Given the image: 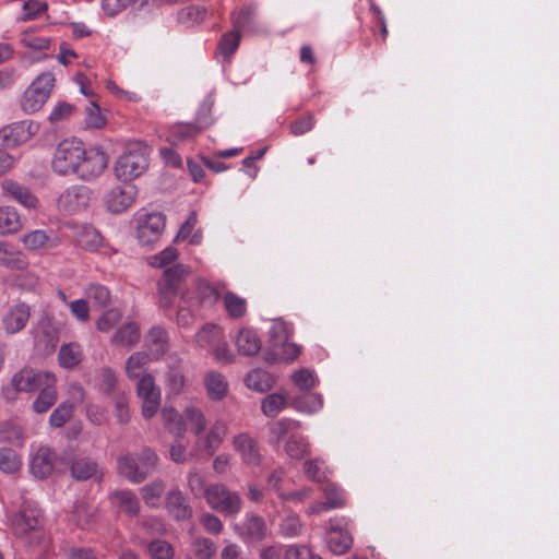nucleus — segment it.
Returning <instances> with one entry per match:
<instances>
[{"instance_id": "obj_11", "label": "nucleus", "mask_w": 559, "mask_h": 559, "mask_svg": "<svg viewBox=\"0 0 559 559\" xmlns=\"http://www.w3.org/2000/svg\"><path fill=\"white\" fill-rule=\"evenodd\" d=\"M108 166V156L99 147H84V157L80 162L75 176L84 181L99 177Z\"/></svg>"}, {"instance_id": "obj_58", "label": "nucleus", "mask_w": 559, "mask_h": 559, "mask_svg": "<svg viewBox=\"0 0 559 559\" xmlns=\"http://www.w3.org/2000/svg\"><path fill=\"white\" fill-rule=\"evenodd\" d=\"M294 384L301 391H310L316 386L318 379L313 370L300 369L292 374Z\"/></svg>"}, {"instance_id": "obj_7", "label": "nucleus", "mask_w": 559, "mask_h": 559, "mask_svg": "<svg viewBox=\"0 0 559 559\" xmlns=\"http://www.w3.org/2000/svg\"><path fill=\"white\" fill-rule=\"evenodd\" d=\"M56 383L55 373L32 367H23L11 378V386L15 393H34Z\"/></svg>"}, {"instance_id": "obj_56", "label": "nucleus", "mask_w": 559, "mask_h": 559, "mask_svg": "<svg viewBox=\"0 0 559 559\" xmlns=\"http://www.w3.org/2000/svg\"><path fill=\"white\" fill-rule=\"evenodd\" d=\"M85 295L98 308L107 306L110 300L109 289L100 284L90 285L85 290Z\"/></svg>"}, {"instance_id": "obj_22", "label": "nucleus", "mask_w": 559, "mask_h": 559, "mask_svg": "<svg viewBox=\"0 0 559 559\" xmlns=\"http://www.w3.org/2000/svg\"><path fill=\"white\" fill-rule=\"evenodd\" d=\"M21 242L28 251L48 250L58 246V238L51 231L34 229L21 237Z\"/></svg>"}, {"instance_id": "obj_15", "label": "nucleus", "mask_w": 559, "mask_h": 559, "mask_svg": "<svg viewBox=\"0 0 559 559\" xmlns=\"http://www.w3.org/2000/svg\"><path fill=\"white\" fill-rule=\"evenodd\" d=\"M165 228V216L162 213H151L139 219L136 235L139 241L148 246L158 240Z\"/></svg>"}, {"instance_id": "obj_14", "label": "nucleus", "mask_w": 559, "mask_h": 559, "mask_svg": "<svg viewBox=\"0 0 559 559\" xmlns=\"http://www.w3.org/2000/svg\"><path fill=\"white\" fill-rule=\"evenodd\" d=\"M91 200V190L85 186H72L66 189L57 199L58 209L67 214L84 210Z\"/></svg>"}, {"instance_id": "obj_47", "label": "nucleus", "mask_w": 559, "mask_h": 559, "mask_svg": "<svg viewBox=\"0 0 559 559\" xmlns=\"http://www.w3.org/2000/svg\"><path fill=\"white\" fill-rule=\"evenodd\" d=\"M323 401L319 394H304L293 400V407L302 413L312 414L320 411Z\"/></svg>"}, {"instance_id": "obj_38", "label": "nucleus", "mask_w": 559, "mask_h": 559, "mask_svg": "<svg viewBox=\"0 0 559 559\" xmlns=\"http://www.w3.org/2000/svg\"><path fill=\"white\" fill-rule=\"evenodd\" d=\"M284 451L289 457L300 460L310 452V443L306 437L294 432L287 438Z\"/></svg>"}, {"instance_id": "obj_41", "label": "nucleus", "mask_w": 559, "mask_h": 559, "mask_svg": "<svg viewBox=\"0 0 559 559\" xmlns=\"http://www.w3.org/2000/svg\"><path fill=\"white\" fill-rule=\"evenodd\" d=\"M191 554L195 559H213L217 547L215 543L204 536H194L190 544Z\"/></svg>"}, {"instance_id": "obj_17", "label": "nucleus", "mask_w": 559, "mask_h": 559, "mask_svg": "<svg viewBox=\"0 0 559 559\" xmlns=\"http://www.w3.org/2000/svg\"><path fill=\"white\" fill-rule=\"evenodd\" d=\"M31 318V307L23 301L12 305L1 319L7 334H16L25 329Z\"/></svg>"}, {"instance_id": "obj_27", "label": "nucleus", "mask_w": 559, "mask_h": 559, "mask_svg": "<svg viewBox=\"0 0 559 559\" xmlns=\"http://www.w3.org/2000/svg\"><path fill=\"white\" fill-rule=\"evenodd\" d=\"M255 7L252 4L234 10L230 14L233 29L239 32V34L255 31Z\"/></svg>"}, {"instance_id": "obj_9", "label": "nucleus", "mask_w": 559, "mask_h": 559, "mask_svg": "<svg viewBox=\"0 0 559 559\" xmlns=\"http://www.w3.org/2000/svg\"><path fill=\"white\" fill-rule=\"evenodd\" d=\"M147 167L145 150L141 146L129 148L116 162V176L122 181H130L144 173Z\"/></svg>"}, {"instance_id": "obj_54", "label": "nucleus", "mask_w": 559, "mask_h": 559, "mask_svg": "<svg viewBox=\"0 0 559 559\" xmlns=\"http://www.w3.org/2000/svg\"><path fill=\"white\" fill-rule=\"evenodd\" d=\"M147 551L153 559H173L175 549L164 539H154L147 545Z\"/></svg>"}, {"instance_id": "obj_51", "label": "nucleus", "mask_w": 559, "mask_h": 559, "mask_svg": "<svg viewBox=\"0 0 559 559\" xmlns=\"http://www.w3.org/2000/svg\"><path fill=\"white\" fill-rule=\"evenodd\" d=\"M35 28L24 29L20 35L21 44L32 50L41 51L50 47L51 39L49 37L36 36Z\"/></svg>"}, {"instance_id": "obj_61", "label": "nucleus", "mask_w": 559, "mask_h": 559, "mask_svg": "<svg viewBox=\"0 0 559 559\" xmlns=\"http://www.w3.org/2000/svg\"><path fill=\"white\" fill-rule=\"evenodd\" d=\"M102 240L100 234L92 227L83 228L78 237L79 245L90 251L96 250L100 246Z\"/></svg>"}, {"instance_id": "obj_12", "label": "nucleus", "mask_w": 559, "mask_h": 559, "mask_svg": "<svg viewBox=\"0 0 559 559\" xmlns=\"http://www.w3.org/2000/svg\"><path fill=\"white\" fill-rule=\"evenodd\" d=\"M38 130L39 126L32 120L13 122L0 130V140L7 148H13L28 142Z\"/></svg>"}, {"instance_id": "obj_36", "label": "nucleus", "mask_w": 559, "mask_h": 559, "mask_svg": "<svg viewBox=\"0 0 559 559\" xmlns=\"http://www.w3.org/2000/svg\"><path fill=\"white\" fill-rule=\"evenodd\" d=\"M193 296L191 293H182L177 311V323L180 326H190L197 319L198 307L192 305Z\"/></svg>"}, {"instance_id": "obj_5", "label": "nucleus", "mask_w": 559, "mask_h": 559, "mask_svg": "<svg viewBox=\"0 0 559 559\" xmlns=\"http://www.w3.org/2000/svg\"><path fill=\"white\" fill-rule=\"evenodd\" d=\"M55 85L51 72L39 74L23 93L20 105L25 114L38 111L47 102Z\"/></svg>"}, {"instance_id": "obj_60", "label": "nucleus", "mask_w": 559, "mask_h": 559, "mask_svg": "<svg viewBox=\"0 0 559 559\" xmlns=\"http://www.w3.org/2000/svg\"><path fill=\"white\" fill-rule=\"evenodd\" d=\"M198 222L197 214L194 212L190 213L189 217L186 219V222L181 225L175 240H186L189 239L190 243L198 245L201 241V236L198 234H194L191 236V233Z\"/></svg>"}, {"instance_id": "obj_1", "label": "nucleus", "mask_w": 559, "mask_h": 559, "mask_svg": "<svg viewBox=\"0 0 559 559\" xmlns=\"http://www.w3.org/2000/svg\"><path fill=\"white\" fill-rule=\"evenodd\" d=\"M162 418L168 431L178 438L183 437L188 427L195 436H200L207 426L202 409L193 405L185 407L182 414H179L174 407H164Z\"/></svg>"}, {"instance_id": "obj_31", "label": "nucleus", "mask_w": 559, "mask_h": 559, "mask_svg": "<svg viewBox=\"0 0 559 559\" xmlns=\"http://www.w3.org/2000/svg\"><path fill=\"white\" fill-rule=\"evenodd\" d=\"M235 344L241 355L252 356L261 349V341L252 329L239 330L235 337Z\"/></svg>"}, {"instance_id": "obj_43", "label": "nucleus", "mask_w": 559, "mask_h": 559, "mask_svg": "<svg viewBox=\"0 0 559 559\" xmlns=\"http://www.w3.org/2000/svg\"><path fill=\"white\" fill-rule=\"evenodd\" d=\"M223 330L216 324H205L195 335V341L201 347L212 349L223 338Z\"/></svg>"}, {"instance_id": "obj_19", "label": "nucleus", "mask_w": 559, "mask_h": 559, "mask_svg": "<svg viewBox=\"0 0 559 559\" xmlns=\"http://www.w3.org/2000/svg\"><path fill=\"white\" fill-rule=\"evenodd\" d=\"M135 194L131 185L117 186L105 197L106 206L112 213H121L133 204Z\"/></svg>"}, {"instance_id": "obj_34", "label": "nucleus", "mask_w": 559, "mask_h": 559, "mask_svg": "<svg viewBox=\"0 0 559 559\" xmlns=\"http://www.w3.org/2000/svg\"><path fill=\"white\" fill-rule=\"evenodd\" d=\"M267 532L264 520L257 514H247L241 525L240 534L249 540L258 542L265 537Z\"/></svg>"}, {"instance_id": "obj_3", "label": "nucleus", "mask_w": 559, "mask_h": 559, "mask_svg": "<svg viewBox=\"0 0 559 559\" xmlns=\"http://www.w3.org/2000/svg\"><path fill=\"white\" fill-rule=\"evenodd\" d=\"M205 501L212 510L231 518L238 515L242 508V498L239 492L230 490L222 483L207 486Z\"/></svg>"}, {"instance_id": "obj_4", "label": "nucleus", "mask_w": 559, "mask_h": 559, "mask_svg": "<svg viewBox=\"0 0 559 559\" xmlns=\"http://www.w3.org/2000/svg\"><path fill=\"white\" fill-rule=\"evenodd\" d=\"M84 157V146L76 140H64L58 144L52 157V169L61 176L75 175Z\"/></svg>"}, {"instance_id": "obj_53", "label": "nucleus", "mask_w": 559, "mask_h": 559, "mask_svg": "<svg viewBox=\"0 0 559 559\" xmlns=\"http://www.w3.org/2000/svg\"><path fill=\"white\" fill-rule=\"evenodd\" d=\"M290 337V330L287 323L281 319L273 321L270 329V340L272 346L277 348L280 345H285Z\"/></svg>"}, {"instance_id": "obj_64", "label": "nucleus", "mask_w": 559, "mask_h": 559, "mask_svg": "<svg viewBox=\"0 0 559 559\" xmlns=\"http://www.w3.org/2000/svg\"><path fill=\"white\" fill-rule=\"evenodd\" d=\"M284 559H322L305 545H292L285 549Z\"/></svg>"}, {"instance_id": "obj_30", "label": "nucleus", "mask_w": 559, "mask_h": 559, "mask_svg": "<svg viewBox=\"0 0 559 559\" xmlns=\"http://www.w3.org/2000/svg\"><path fill=\"white\" fill-rule=\"evenodd\" d=\"M150 355L156 360L168 350V333L162 326H153L146 335Z\"/></svg>"}, {"instance_id": "obj_28", "label": "nucleus", "mask_w": 559, "mask_h": 559, "mask_svg": "<svg viewBox=\"0 0 559 559\" xmlns=\"http://www.w3.org/2000/svg\"><path fill=\"white\" fill-rule=\"evenodd\" d=\"M168 512L177 521L188 520L192 516V509L187 503L185 496L179 490L170 491L166 498Z\"/></svg>"}, {"instance_id": "obj_37", "label": "nucleus", "mask_w": 559, "mask_h": 559, "mask_svg": "<svg viewBox=\"0 0 559 559\" xmlns=\"http://www.w3.org/2000/svg\"><path fill=\"white\" fill-rule=\"evenodd\" d=\"M245 383L250 390L265 392L274 385L275 379L266 370L257 368L247 373Z\"/></svg>"}, {"instance_id": "obj_21", "label": "nucleus", "mask_w": 559, "mask_h": 559, "mask_svg": "<svg viewBox=\"0 0 559 559\" xmlns=\"http://www.w3.org/2000/svg\"><path fill=\"white\" fill-rule=\"evenodd\" d=\"M207 126L209 122L201 121L200 118L193 123H176L169 128L167 140L173 145H179L198 136Z\"/></svg>"}, {"instance_id": "obj_13", "label": "nucleus", "mask_w": 559, "mask_h": 559, "mask_svg": "<svg viewBox=\"0 0 559 559\" xmlns=\"http://www.w3.org/2000/svg\"><path fill=\"white\" fill-rule=\"evenodd\" d=\"M347 520L345 518H334L329 521L325 540L329 549L334 555H344L353 545V538L345 530Z\"/></svg>"}, {"instance_id": "obj_45", "label": "nucleus", "mask_w": 559, "mask_h": 559, "mask_svg": "<svg viewBox=\"0 0 559 559\" xmlns=\"http://www.w3.org/2000/svg\"><path fill=\"white\" fill-rule=\"evenodd\" d=\"M223 304L227 314L233 319H240L247 313V300L233 292L224 294Z\"/></svg>"}, {"instance_id": "obj_50", "label": "nucleus", "mask_w": 559, "mask_h": 559, "mask_svg": "<svg viewBox=\"0 0 559 559\" xmlns=\"http://www.w3.org/2000/svg\"><path fill=\"white\" fill-rule=\"evenodd\" d=\"M165 386L169 394L178 395L185 386V376L177 366H169L164 376Z\"/></svg>"}, {"instance_id": "obj_52", "label": "nucleus", "mask_w": 559, "mask_h": 559, "mask_svg": "<svg viewBox=\"0 0 559 559\" xmlns=\"http://www.w3.org/2000/svg\"><path fill=\"white\" fill-rule=\"evenodd\" d=\"M304 472L306 476L317 483L328 479V467L320 459L308 460L304 463Z\"/></svg>"}, {"instance_id": "obj_46", "label": "nucleus", "mask_w": 559, "mask_h": 559, "mask_svg": "<svg viewBox=\"0 0 559 559\" xmlns=\"http://www.w3.org/2000/svg\"><path fill=\"white\" fill-rule=\"evenodd\" d=\"M152 360H155L148 353L135 352L126 361V373L130 379L141 378L142 369Z\"/></svg>"}, {"instance_id": "obj_23", "label": "nucleus", "mask_w": 559, "mask_h": 559, "mask_svg": "<svg viewBox=\"0 0 559 559\" xmlns=\"http://www.w3.org/2000/svg\"><path fill=\"white\" fill-rule=\"evenodd\" d=\"M185 293H191L193 296L192 305L198 308L212 307L219 298V290L204 281H198L195 285Z\"/></svg>"}, {"instance_id": "obj_63", "label": "nucleus", "mask_w": 559, "mask_h": 559, "mask_svg": "<svg viewBox=\"0 0 559 559\" xmlns=\"http://www.w3.org/2000/svg\"><path fill=\"white\" fill-rule=\"evenodd\" d=\"M206 9L201 5H190L179 13V19L183 23L199 24L205 20Z\"/></svg>"}, {"instance_id": "obj_48", "label": "nucleus", "mask_w": 559, "mask_h": 559, "mask_svg": "<svg viewBox=\"0 0 559 559\" xmlns=\"http://www.w3.org/2000/svg\"><path fill=\"white\" fill-rule=\"evenodd\" d=\"M82 358V350L79 344L70 343L60 347L58 359L63 368H73Z\"/></svg>"}, {"instance_id": "obj_39", "label": "nucleus", "mask_w": 559, "mask_h": 559, "mask_svg": "<svg viewBox=\"0 0 559 559\" xmlns=\"http://www.w3.org/2000/svg\"><path fill=\"white\" fill-rule=\"evenodd\" d=\"M241 40V34L233 29L225 33L217 44V53L227 62L230 61L234 53L237 51Z\"/></svg>"}, {"instance_id": "obj_42", "label": "nucleus", "mask_w": 559, "mask_h": 559, "mask_svg": "<svg viewBox=\"0 0 559 559\" xmlns=\"http://www.w3.org/2000/svg\"><path fill=\"white\" fill-rule=\"evenodd\" d=\"M114 503L130 516L138 515L140 503L136 496L130 490H120L112 495Z\"/></svg>"}, {"instance_id": "obj_24", "label": "nucleus", "mask_w": 559, "mask_h": 559, "mask_svg": "<svg viewBox=\"0 0 559 559\" xmlns=\"http://www.w3.org/2000/svg\"><path fill=\"white\" fill-rule=\"evenodd\" d=\"M71 475L74 479L81 481L90 478L100 480L103 472L94 460L86 456H80L74 459L71 464Z\"/></svg>"}, {"instance_id": "obj_59", "label": "nucleus", "mask_w": 559, "mask_h": 559, "mask_svg": "<svg viewBox=\"0 0 559 559\" xmlns=\"http://www.w3.org/2000/svg\"><path fill=\"white\" fill-rule=\"evenodd\" d=\"M73 405L69 402H63L58 405L49 417V424L51 427H62L72 416Z\"/></svg>"}, {"instance_id": "obj_16", "label": "nucleus", "mask_w": 559, "mask_h": 559, "mask_svg": "<svg viewBox=\"0 0 559 559\" xmlns=\"http://www.w3.org/2000/svg\"><path fill=\"white\" fill-rule=\"evenodd\" d=\"M233 447L246 465L259 466L262 462L260 447L257 440L247 432H240L233 438Z\"/></svg>"}, {"instance_id": "obj_18", "label": "nucleus", "mask_w": 559, "mask_h": 559, "mask_svg": "<svg viewBox=\"0 0 559 559\" xmlns=\"http://www.w3.org/2000/svg\"><path fill=\"white\" fill-rule=\"evenodd\" d=\"M1 189L5 195L28 211H35L39 207V200L31 189L12 179H4L1 182Z\"/></svg>"}, {"instance_id": "obj_32", "label": "nucleus", "mask_w": 559, "mask_h": 559, "mask_svg": "<svg viewBox=\"0 0 559 559\" xmlns=\"http://www.w3.org/2000/svg\"><path fill=\"white\" fill-rule=\"evenodd\" d=\"M23 228V219L13 206H0V236L16 234Z\"/></svg>"}, {"instance_id": "obj_49", "label": "nucleus", "mask_w": 559, "mask_h": 559, "mask_svg": "<svg viewBox=\"0 0 559 559\" xmlns=\"http://www.w3.org/2000/svg\"><path fill=\"white\" fill-rule=\"evenodd\" d=\"M166 488L165 481L162 479H155L152 483L141 488V496L144 502L150 507H157L162 495Z\"/></svg>"}, {"instance_id": "obj_40", "label": "nucleus", "mask_w": 559, "mask_h": 559, "mask_svg": "<svg viewBox=\"0 0 559 559\" xmlns=\"http://www.w3.org/2000/svg\"><path fill=\"white\" fill-rule=\"evenodd\" d=\"M57 400L58 393L56 384H49L47 388H43V390L38 391V394L32 404V409L37 414H44L55 405Z\"/></svg>"}, {"instance_id": "obj_20", "label": "nucleus", "mask_w": 559, "mask_h": 559, "mask_svg": "<svg viewBox=\"0 0 559 559\" xmlns=\"http://www.w3.org/2000/svg\"><path fill=\"white\" fill-rule=\"evenodd\" d=\"M57 454L48 447H40L32 456L29 469L38 479L48 477L55 468Z\"/></svg>"}, {"instance_id": "obj_44", "label": "nucleus", "mask_w": 559, "mask_h": 559, "mask_svg": "<svg viewBox=\"0 0 559 559\" xmlns=\"http://www.w3.org/2000/svg\"><path fill=\"white\" fill-rule=\"evenodd\" d=\"M288 395L286 393H272L266 395L261 403L262 413L267 417H275L287 405Z\"/></svg>"}, {"instance_id": "obj_8", "label": "nucleus", "mask_w": 559, "mask_h": 559, "mask_svg": "<svg viewBox=\"0 0 559 559\" xmlns=\"http://www.w3.org/2000/svg\"><path fill=\"white\" fill-rule=\"evenodd\" d=\"M190 274V267L185 264H176L164 271L163 277L157 284L158 304L164 309H170L176 300L180 283Z\"/></svg>"}, {"instance_id": "obj_26", "label": "nucleus", "mask_w": 559, "mask_h": 559, "mask_svg": "<svg viewBox=\"0 0 559 559\" xmlns=\"http://www.w3.org/2000/svg\"><path fill=\"white\" fill-rule=\"evenodd\" d=\"M300 428V423L290 418H282L269 426V442L278 447L286 436H290Z\"/></svg>"}, {"instance_id": "obj_55", "label": "nucleus", "mask_w": 559, "mask_h": 559, "mask_svg": "<svg viewBox=\"0 0 559 559\" xmlns=\"http://www.w3.org/2000/svg\"><path fill=\"white\" fill-rule=\"evenodd\" d=\"M48 9L45 1L28 0L23 4V14L17 19L21 22H27L38 19Z\"/></svg>"}, {"instance_id": "obj_6", "label": "nucleus", "mask_w": 559, "mask_h": 559, "mask_svg": "<svg viewBox=\"0 0 559 559\" xmlns=\"http://www.w3.org/2000/svg\"><path fill=\"white\" fill-rule=\"evenodd\" d=\"M8 525L17 537H25L43 528V514L37 503L24 501L21 509L8 518Z\"/></svg>"}, {"instance_id": "obj_57", "label": "nucleus", "mask_w": 559, "mask_h": 559, "mask_svg": "<svg viewBox=\"0 0 559 559\" xmlns=\"http://www.w3.org/2000/svg\"><path fill=\"white\" fill-rule=\"evenodd\" d=\"M21 467V460L17 453L9 448L0 449V469L4 473L11 474L19 471Z\"/></svg>"}, {"instance_id": "obj_33", "label": "nucleus", "mask_w": 559, "mask_h": 559, "mask_svg": "<svg viewBox=\"0 0 559 559\" xmlns=\"http://www.w3.org/2000/svg\"><path fill=\"white\" fill-rule=\"evenodd\" d=\"M140 329L134 322H127L121 325L111 337V344L126 348H132L140 341Z\"/></svg>"}, {"instance_id": "obj_2", "label": "nucleus", "mask_w": 559, "mask_h": 559, "mask_svg": "<svg viewBox=\"0 0 559 559\" xmlns=\"http://www.w3.org/2000/svg\"><path fill=\"white\" fill-rule=\"evenodd\" d=\"M158 456L151 448H144L139 453H127L118 457L117 469L120 475L133 484L144 481L154 472Z\"/></svg>"}, {"instance_id": "obj_29", "label": "nucleus", "mask_w": 559, "mask_h": 559, "mask_svg": "<svg viewBox=\"0 0 559 559\" xmlns=\"http://www.w3.org/2000/svg\"><path fill=\"white\" fill-rule=\"evenodd\" d=\"M227 424L224 420H216L213 423L202 439V447L209 456H212L219 448L227 435Z\"/></svg>"}, {"instance_id": "obj_10", "label": "nucleus", "mask_w": 559, "mask_h": 559, "mask_svg": "<svg viewBox=\"0 0 559 559\" xmlns=\"http://www.w3.org/2000/svg\"><path fill=\"white\" fill-rule=\"evenodd\" d=\"M136 394L142 401V415L145 419L154 417L160 406V389L151 373H143L136 384Z\"/></svg>"}, {"instance_id": "obj_35", "label": "nucleus", "mask_w": 559, "mask_h": 559, "mask_svg": "<svg viewBox=\"0 0 559 559\" xmlns=\"http://www.w3.org/2000/svg\"><path fill=\"white\" fill-rule=\"evenodd\" d=\"M204 385L207 395L213 401L222 400L228 392L227 380L223 374L215 371H210L205 374Z\"/></svg>"}, {"instance_id": "obj_62", "label": "nucleus", "mask_w": 559, "mask_h": 559, "mask_svg": "<svg viewBox=\"0 0 559 559\" xmlns=\"http://www.w3.org/2000/svg\"><path fill=\"white\" fill-rule=\"evenodd\" d=\"M107 122L106 117L103 115L100 107L92 102L86 107L85 124L88 129H102Z\"/></svg>"}, {"instance_id": "obj_25", "label": "nucleus", "mask_w": 559, "mask_h": 559, "mask_svg": "<svg viewBox=\"0 0 559 559\" xmlns=\"http://www.w3.org/2000/svg\"><path fill=\"white\" fill-rule=\"evenodd\" d=\"M28 261L22 251L9 242L0 241V266L21 271L26 269Z\"/></svg>"}]
</instances>
